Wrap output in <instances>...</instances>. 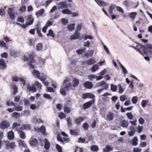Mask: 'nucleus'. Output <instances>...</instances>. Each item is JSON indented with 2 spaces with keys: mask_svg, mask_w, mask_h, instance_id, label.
<instances>
[{
  "mask_svg": "<svg viewBox=\"0 0 152 152\" xmlns=\"http://www.w3.org/2000/svg\"><path fill=\"white\" fill-rule=\"evenodd\" d=\"M20 126V124L15 122L13 124L12 129H15V130L18 132L20 138L22 139H24L26 138V135L25 133L23 131L22 127H18Z\"/></svg>",
  "mask_w": 152,
  "mask_h": 152,
  "instance_id": "obj_1",
  "label": "nucleus"
},
{
  "mask_svg": "<svg viewBox=\"0 0 152 152\" xmlns=\"http://www.w3.org/2000/svg\"><path fill=\"white\" fill-rule=\"evenodd\" d=\"M24 60V61H28V64L31 68L34 69L36 68V66L34 64L35 60L34 59L33 56L32 55H29L28 58L25 56Z\"/></svg>",
  "mask_w": 152,
  "mask_h": 152,
  "instance_id": "obj_2",
  "label": "nucleus"
},
{
  "mask_svg": "<svg viewBox=\"0 0 152 152\" xmlns=\"http://www.w3.org/2000/svg\"><path fill=\"white\" fill-rule=\"evenodd\" d=\"M7 13L9 18L11 20H14L15 19L17 13L15 10V7H9L7 10Z\"/></svg>",
  "mask_w": 152,
  "mask_h": 152,
  "instance_id": "obj_3",
  "label": "nucleus"
},
{
  "mask_svg": "<svg viewBox=\"0 0 152 152\" xmlns=\"http://www.w3.org/2000/svg\"><path fill=\"white\" fill-rule=\"evenodd\" d=\"M130 47L134 48L143 56H144V53H146V48L140 44L136 45L135 47L131 46Z\"/></svg>",
  "mask_w": 152,
  "mask_h": 152,
  "instance_id": "obj_4",
  "label": "nucleus"
},
{
  "mask_svg": "<svg viewBox=\"0 0 152 152\" xmlns=\"http://www.w3.org/2000/svg\"><path fill=\"white\" fill-rule=\"evenodd\" d=\"M63 86L67 90L71 89L72 87V84L69 82L68 78H66L64 81Z\"/></svg>",
  "mask_w": 152,
  "mask_h": 152,
  "instance_id": "obj_5",
  "label": "nucleus"
},
{
  "mask_svg": "<svg viewBox=\"0 0 152 152\" xmlns=\"http://www.w3.org/2000/svg\"><path fill=\"white\" fill-rule=\"evenodd\" d=\"M108 85L104 81L99 82L96 84V86L97 87H102L103 89L104 90L107 89L108 88Z\"/></svg>",
  "mask_w": 152,
  "mask_h": 152,
  "instance_id": "obj_6",
  "label": "nucleus"
},
{
  "mask_svg": "<svg viewBox=\"0 0 152 152\" xmlns=\"http://www.w3.org/2000/svg\"><path fill=\"white\" fill-rule=\"evenodd\" d=\"M10 124L9 121L4 120L2 121L0 124V127L2 129L7 128L10 126Z\"/></svg>",
  "mask_w": 152,
  "mask_h": 152,
  "instance_id": "obj_7",
  "label": "nucleus"
},
{
  "mask_svg": "<svg viewBox=\"0 0 152 152\" xmlns=\"http://www.w3.org/2000/svg\"><path fill=\"white\" fill-rule=\"evenodd\" d=\"M5 147L7 149H13L15 147V144L14 142H10L9 141H5L4 142Z\"/></svg>",
  "mask_w": 152,
  "mask_h": 152,
  "instance_id": "obj_8",
  "label": "nucleus"
},
{
  "mask_svg": "<svg viewBox=\"0 0 152 152\" xmlns=\"http://www.w3.org/2000/svg\"><path fill=\"white\" fill-rule=\"evenodd\" d=\"M114 114L111 112H107L105 117V119L108 121H112L114 118Z\"/></svg>",
  "mask_w": 152,
  "mask_h": 152,
  "instance_id": "obj_9",
  "label": "nucleus"
},
{
  "mask_svg": "<svg viewBox=\"0 0 152 152\" xmlns=\"http://www.w3.org/2000/svg\"><path fill=\"white\" fill-rule=\"evenodd\" d=\"M47 76L44 75V74H41L40 80L46 86H48L49 85L48 82L46 80Z\"/></svg>",
  "mask_w": 152,
  "mask_h": 152,
  "instance_id": "obj_10",
  "label": "nucleus"
},
{
  "mask_svg": "<svg viewBox=\"0 0 152 152\" xmlns=\"http://www.w3.org/2000/svg\"><path fill=\"white\" fill-rule=\"evenodd\" d=\"M96 61L94 58H90L87 61H85L83 62V64L85 65L87 64L88 65H92L94 64Z\"/></svg>",
  "mask_w": 152,
  "mask_h": 152,
  "instance_id": "obj_11",
  "label": "nucleus"
},
{
  "mask_svg": "<svg viewBox=\"0 0 152 152\" xmlns=\"http://www.w3.org/2000/svg\"><path fill=\"white\" fill-rule=\"evenodd\" d=\"M12 80L13 81L15 82L19 81L21 82L23 86H25V85L26 81L22 78H20L17 76H15L12 77Z\"/></svg>",
  "mask_w": 152,
  "mask_h": 152,
  "instance_id": "obj_12",
  "label": "nucleus"
},
{
  "mask_svg": "<svg viewBox=\"0 0 152 152\" xmlns=\"http://www.w3.org/2000/svg\"><path fill=\"white\" fill-rule=\"evenodd\" d=\"M129 122L126 120H122L120 121L119 125L124 128H127L129 125Z\"/></svg>",
  "mask_w": 152,
  "mask_h": 152,
  "instance_id": "obj_13",
  "label": "nucleus"
},
{
  "mask_svg": "<svg viewBox=\"0 0 152 152\" xmlns=\"http://www.w3.org/2000/svg\"><path fill=\"white\" fill-rule=\"evenodd\" d=\"M58 8L63 9V8H66L68 7L67 3L66 1H61L58 4Z\"/></svg>",
  "mask_w": 152,
  "mask_h": 152,
  "instance_id": "obj_14",
  "label": "nucleus"
},
{
  "mask_svg": "<svg viewBox=\"0 0 152 152\" xmlns=\"http://www.w3.org/2000/svg\"><path fill=\"white\" fill-rule=\"evenodd\" d=\"M94 102V100H93L91 101H89L88 102L86 103L83 105V108L84 109H86L88 108Z\"/></svg>",
  "mask_w": 152,
  "mask_h": 152,
  "instance_id": "obj_15",
  "label": "nucleus"
},
{
  "mask_svg": "<svg viewBox=\"0 0 152 152\" xmlns=\"http://www.w3.org/2000/svg\"><path fill=\"white\" fill-rule=\"evenodd\" d=\"M27 90L29 91H31L34 92L36 91V88L35 87L34 84H32L31 85L30 84L27 85Z\"/></svg>",
  "mask_w": 152,
  "mask_h": 152,
  "instance_id": "obj_16",
  "label": "nucleus"
},
{
  "mask_svg": "<svg viewBox=\"0 0 152 152\" xmlns=\"http://www.w3.org/2000/svg\"><path fill=\"white\" fill-rule=\"evenodd\" d=\"M130 131L128 132V135L130 137L133 136L135 134L136 130L133 126H131L129 128Z\"/></svg>",
  "mask_w": 152,
  "mask_h": 152,
  "instance_id": "obj_17",
  "label": "nucleus"
},
{
  "mask_svg": "<svg viewBox=\"0 0 152 152\" xmlns=\"http://www.w3.org/2000/svg\"><path fill=\"white\" fill-rule=\"evenodd\" d=\"M95 97V96L93 94L90 93H87L83 94V98L86 99L87 98L93 99Z\"/></svg>",
  "mask_w": 152,
  "mask_h": 152,
  "instance_id": "obj_18",
  "label": "nucleus"
},
{
  "mask_svg": "<svg viewBox=\"0 0 152 152\" xmlns=\"http://www.w3.org/2000/svg\"><path fill=\"white\" fill-rule=\"evenodd\" d=\"M6 67L5 61L3 59H0V69H4Z\"/></svg>",
  "mask_w": 152,
  "mask_h": 152,
  "instance_id": "obj_19",
  "label": "nucleus"
},
{
  "mask_svg": "<svg viewBox=\"0 0 152 152\" xmlns=\"http://www.w3.org/2000/svg\"><path fill=\"white\" fill-rule=\"evenodd\" d=\"M33 75L36 78L39 79H40V74L39 71L37 70L34 69L33 72Z\"/></svg>",
  "mask_w": 152,
  "mask_h": 152,
  "instance_id": "obj_20",
  "label": "nucleus"
},
{
  "mask_svg": "<svg viewBox=\"0 0 152 152\" xmlns=\"http://www.w3.org/2000/svg\"><path fill=\"white\" fill-rule=\"evenodd\" d=\"M33 22L34 20L32 16L31 15L28 16L27 24L28 25H30L33 23Z\"/></svg>",
  "mask_w": 152,
  "mask_h": 152,
  "instance_id": "obj_21",
  "label": "nucleus"
},
{
  "mask_svg": "<svg viewBox=\"0 0 152 152\" xmlns=\"http://www.w3.org/2000/svg\"><path fill=\"white\" fill-rule=\"evenodd\" d=\"M85 87L88 89H91L93 87L92 84L91 82L89 81H87L84 83Z\"/></svg>",
  "mask_w": 152,
  "mask_h": 152,
  "instance_id": "obj_22",
  "label": "nucleus"
},
{
  "mask_svg": "<svg viewBox=\"0 0 152 152\" xmlns=\"http://www.w3.org/2000/svg\"><path fill=\"white\" fill-rule=\"evenodd\" d=\"M80 33L79 32L75 31V34L73 35L70 38L71 39H75L78 38L80 36Z\"/></svg>",
  "mask_w": 152,
  "mask_h": 152,
  "instance_id": "obj_23",
  "label": "nucleus"
},
{
  "mask_svg": "<svg viewBox=\"0 0 152 152\" xmlns=\"http://www.w3.org/2000/svg\"><path fill=\"white\" fill-rule=\"evenodd\" d=\"M138 140L137 137H134L131 140V144L133 146H136L138 144Z\"/></svg>",
  "mask_w": 152,
  "mask_h": 152,
  "instance_id": "obj_24",
  "label": "nucleus"
},
{
  "mask_svg": "<svg viewBox=\"0 0 152 152\" xmlns=\"http://www.w3.org/2000/svg\"><path fill=\"white\" fill-rule=\"evenodd\" d=\"M8 137L10 140H12L14 137V134L13 132L12 131H11L9 132L8 133Z\"/></svg>",
  "mask_w": 152,
  "mask_h": 152,
  "instance_id": "obj_25",
  "label": "nucleus"
},
{
  "mask_svg": "<svg viewBox=\"0 0 152 152\" xmlns=\"http://www.w3.org/2000/svg\"><path fill=\"white\" fill-rule=\"evenodd\" d=\"M94 53V51L92 50H89L87 51V52L85 53V55L87 58L91 57L92 56Z\"/></svg>",
  "mask_w": 152,
  "mask_h": 152,
  "instance_id": "obj_26",
  "label": "nucleus"
},
{
  "mask_svg": "<svg viewBox=\"0 0 152 152\" xmlns=\"http://www.w3.org/2000/svg\"><path fill=\"white\" fill-rule=\"evenodd\" d=\"M129 97L127 95L125 94H124L121 95L120 97V99L121 101L123 102L125 100H127Z\"/></svg>",
  "mask_w": 152,
  "mask_h": 152,
  "instance_id": "obj_27",
  "label": "nucleus"
},
{
  "mask_svg": "<svg viewBox=\"0 0 152 152\" xmlns=\"http://www.w3.org/2000/svg\"><path fill=\"white\" fill-rule=\"evenodd\" d=\"M44 148L46 150H48L49 148L50 145V143L48 142V140L46 139H44Z\"/></svg>",
  "mask_w": 152,
  "mask_h": 152,
  "instance_id": "obj_28",
  "label": "nucleus"
},
{
  "mask_svg": "<svg viewBox=\"0 0 152 152\" xmlns=\"http://www.w3.org/2000/svg\"><path fill=\"white\" fill-rule=\"evenodd\" d=\"M38 143L37 140L35 139L31 140L30 141V144L32 146H35L37 145Z\"/></svg>",
  "mask_w": 152,
  "mask_h": 152,
  "instance_id": "obj_29",
  "label": "nucleus"
},
{
  "mask_svg": "<svg viewBox=\"0 0 152 152\" xmlns=\"http://www.w3.org/2000/svg\"><path fill=\"white\" fill-rule=\"evenodd\" d=\"M113 150V148L110 145H107L105 148H104L103 152H109Z\"/></svg>",
  "mask_w": 152,
  "mask_h": 152,
  "instance_id": "obj_30",
  "label": "nucleus"
},
{
  "mask_svg": "<svg viewBox=\"0 0 152 152\" xmlns=\"http://www.w3.org/2000/svg\"><path fill=\"white\" fill-rule=\"evenodd\" d=\"M79 83V80L76 78H74L72 80V86L74 87L77 86Z\"/></svg>",
  "mask_w": 152,
  "mask_h": 152,
  "instance_id": "obj_31",
  "label": "nucleus"
},
{
  "mask_svg": "<svg viewBox=\"0 0 152 152\" xmlns=\"http://www.w3.org/2000/svg\"><path fill=\"white\" fill-rule=\"evenodd\" d=\"M84 120L83 117H80L76 119L75 121V123L77 125H79L81 122Z\"/></svg>",
  "mask_w": 152,
  "mask_h": 152,
  "instance_id": "obj_32",
  "label": "nucleus"
},
{
  "mask_svg": "<svg viewBox=\"0 0 152 152\" xmlns=\"http://www.w3.org/2000/svg\"><path fill=\"white\" fill-rule=\"evenodd\" d=\"M33 122L34 123L38 124L42 123L43 122V121L42 119L40 118H34Z\"/></svg>",
  "mask_w": 152,
  "mask_h": 152,
  "instance_id": "obj_33",
  "label": "nucleus"
},
{
  "mask_svg": "<svg viewBox=\"0 0 152 152\" xmlns=\"http://www.w3.org/2000/svg\"><path fill=\"white\" fill-rule=\"evenodd\" d=\"M75 23H74L68 25L67 28L69 31H72L74 29Z\"/></svg>",
  "mask_w": 152,
  "mask_h": 152,
  "instance_id": "obj_34",
  "label": "nucleus"
},
{
  "mask_svg": "<svg viewBox=\"0 0 152 152\" xmlns=\"http://www.w3.org/2000/svg\"><path fill=\"white\" fill-rule=\"evenodd\" d=\"M20 116V113H18L15 112L13 113L12 115V118H19Z\"/></svg>",
  "mask_w": 152,
  "mask_h": 152,
  "instance_id": "obj_35",
  "label": "nucleus"
},
{
  "mask_svg": "<svg viewBox=\"0 0 152 152\" xmlns=\"http://www.w3.org/2000/svg\"><path fill=\"white\" fill-rule=\"evenodd\" d=\"M97 4L99 6L101 5L103 6H106L107 4V3L106 2L101 0H97Z\"/></svg>",
  "mask_w": 152,
  "mask_h": 152,
  "instance_id": "obj_36",
  "label": "nucleus"
},
{
  "mask_svg": "<svg viewBox=\"0 0 152 152\" xmlns=\"http://www.w3.org/2000/svg\"><path fill=\"white\" fill-rule=\"evenodd\" d=\"M62 12L63 14H66L67 15H70L71 13V10L68 9H66L63 10H62Z\"/></svg>",
  "mask_w": 152,
  "mask_h": 152,
  "instance_id": "obj_37",
  "label": "nucleus"
},
{
  "mask_svg": "<svg viewBox=\"0 0 152 152\" xmlns=\"http://www.w3.org/2000/svg\"><path fill=\"white\" fill-rule=\"evenodd\" d=\"M44 11L45 10L44 9H42L36 12V15L38 17H39L40 15H42L43 14Z\"/></svg>",
  "mask_w": 152,
  "mask_h": 152,
  "instance_id": "obj_38",
  "label": "nucleus"
},
{
  "mask_svg": "<svg viewBox=\"0 0 152 152\" xmlns=\"http://www.w3.org/2000/svg\"><path fill=\"white\" fill-rule=\"evenodd\" d=\"M86 50L85 48H82L77 50L76 52L78 55H80L85 52Z\"/></svg>",
  "mask_w": 152,
  "mask_h": 152,
  "instance_id": "obj_39",
  "label": "nucleus"
},
{
  "mask_svg": "<svg viewBox=\"0 0 152 152\" xmlns=\"http://www.w3.org/2000/svg\"><path fill=\"white\" fill-rule=\"evenodd\" d=\"M110 95V94L106 92L104 93L102 95V96H103L105 97L104 98H103V100L104 102H106L108 100L109 98L108 97H106L107 96H109Z\"/></svg>",
  "mask_w": 152,
  "mask_h": 152,
  "instance_id": "obj_40",
  "label": "nucleus"
},
{
  "mask_svg": "<svg viewBox=\"0 0 152 152\" xmlns=\"http://www.w3.org/2000/svg\"><path fill=\"white\" fill-rule=\"evenodd\" d=\"M66 121L67 123V124L69 127H71L72 124L71 118L70 117H67L66 119Z\"/></svg>",
  "mask_w": 152,
  "mask_h": 152,
  "instance_id": "obj_41",
  "label": "nucleus"
},
{
  "mask_svg": "<svg viewBox=\"0 0 152 152\" xmlns=\"http://www.w3.org/2000/svg\"><path fill=\"white\" fill-rule=\"evenodd\" d=\"M116 7V6L114 4H111L110 7V10H109V13L110 14L113 13V10Z\"/></svg>",
  "mask_w": 152,
  "mask_h": 152,
  "instance_id": "obj_42",
  "label": "nucleus"
},
{
  "mask_svg": "<svg viewBox=\"0 0 152 152\" xmlns=\"http://www.w3.org/2000/svg\"><path fill=\"white\" fill-rule=\"evenodd\" d=\"M99 67L97 64L94 65L91 68V70L93 72H94L98 69Z\"/></svg>",
  "mask_w": 152,
  "mask_h": 152,
  "instance_id": "obj_43",
  "label": "nucleus"
},
{
  "mask_svg": "<svg viewBox=\"0 0 152 152\" xmlns=\"http://www.w3.org/2000/svg\"><path fill=\"white\" fill-rule=\"evenodd\" d=\"M91 149L93 151L96 152L99 150V148L96 145H93L91 146Z\"/></svg>",
  "mask_w": 152,
  "mask_h": 152,
  "instance_id": "obj_44",
  "label": "nucleus"
},
{
  "mask_svg": "<svg viewBox=\"0 0 152 152\" xmlns=\"http://www.w3.org/2000/svg\"><path fill=\"white\" fill-rule=\"evenodd\" d=\"M110 89L111 90L115 92L117 90V86L113 84H111L110 85Z\"/></svg>",
  "mask_w": 152,
  "mask_h": 152,
  "instance_id": "obj_45",
  "label": "nucleus"
},
{
  "mask_svg": "<svg viewBox=\"0 0 152 152\" xmlns=\"http://www.w3.org/2000/svg\"><path fill=\"white\" fill-rule=\"evenodd\" d=\"M118 93L119 94H122L124 91L122 87L121 86V85L120 84H118Z\"/></svg>",
  "mask_w": 152,
  "mask_h": 152,
  "instance_id": "obj_46",
  "label": "nucleus"
},
{
  "mask_svg": "<svg viewBox=\"0 0 152 152\" xmlns=\"http://www.w3.org/2000/svg\"><path fill=\"white\" fill-rule=\"evenodd\" d=\"M39 26L38 25H37V33L38 34V36L41 37H42V35L41 33V29L39 28Z\"/></svg>",
  "mask_w": 152,
  "mask_h": 152,
  "instance_id": "obj_47",
  "label": "nucleus"
},
{
  "mask_svg": "<svg viewBox=\"0 0 152 152\" xmlns=\"http://www.w3.org/2000/svg\"><path fill=\"white\" fill-rule=\"evenodd\" d=\"M48 32V33L47 34V36H50L53 38H55V35L54 34V33L52 30L50 29L49 30Z\"/></svg>",
  "mask_w": 152,
  "mask_h": 152,
  "instance_id": "obj_48",
  "label": "nucleus"
},
{
  "mask_svg": "<svg viewBox=\"0 0 152 152\" xmlns=\"http://www.w3.org/2000/svg\"><path fill=\"white\" fill-rule=\"evenodd\" d=\"M70 133L71 134L73 135L77 136L78 135L77 131L75 129H70Z\"/></svg>",
  "mask_w": 152,
  "mask_h": 152,
  "instance_id": "obj_49",
  "label": "nucleus"
},
{
  "mask_svg": "<svg viewBox=\"0 0 152 152\" xmlns=\"http://www.w3.org/2000/svg\"><path fill=\"white\" fill-rule=\"evenodd\" d=\"M38 130L43 133L44 134H45V129L44 126H42L38 129Z\"/></svg>",
  "mask_w": 152,
  "mask_h": 152,
  "instance_id": "obj_50",
  "label": "nucleus"
},
{
  "mask_svg": "<svg viewBox=\"0 0 152 152\" xmlns=\"http://www.w3.org/2000/svg\"><path fill=\"white\" fill-rule=\"evenodd\" d=\"M21 127H22L23 130V129L26 130H29L31 129L30 126L28 124L23 125Z\"/></svg>",
  "mask_w": 152,
  "mask_h": 152,
  "instance_id": "obj_51",
  "label": "nucleus"
},
{
  "mask_svg": "<svg viewBox=\"0 0 152 152\" xmlns=\"http://www.w3.org/2000/svg\"><path fill=\"white\" fill-rule=\"evenodd\" d=\"M43 44L41 43H39L36 45V50L38 51L41 50L42 48Z\"/></svg>",
  "mask_w": 152,
  "mask_h": 152,
  "instance_id": "obj_52",
  "label": "nucleus"
},
{
  "mask_svg": "<svg viewBox=\"0 0 152 152\" xmlns=\"http://www.w3.org/2000/svg\"><path fill=\"white\" fill-rule=\"evenodd\" d=\"M19 145L20 147H25L26 146V144L23 140H20L19 141Z\"/></svg>",
  "mask_w": 152,
  "mask_h": 152,
  "instance_id": "obj_53",
  "label": "nucleus"
},
{
  "mask_svg": "<svg viewBox=\"0 0 152 152\" xmlns=\"http://www.w3.org/2000/svg\"><path fill=\"white\" fill-rule=\"evenodd\" d=\"M12 88L13 89V94H15L18 92V87L14 84L12 85Z\"/></svg>",
  "mask_w": 152,
  "mask_h": 152,
  "instance_id": "obj_54",
  "label": "nucleus"
},
{
  "mask_svg": "<svg viewBox=\"0 0 152 152\" xmlns=\"http://www.w3.org/2000/svg\"><path fill=\"white\" fill-rule=\"evenodd\" d=\"M64 111L65 112L69 113L70 112V110L69 107L65 105L64 107Z\"/></svg>",
  "mask_w": 152,
  "mask_h": 152,
  "instance_id": "obj_55",
  "label": "nucleus"
},
{
  "mask_svg": "<svg viewBox=\"0 0 152 152\" xmlns=\"http://www.w3.org/2000/svg\"><path fill=\"white\" fill-rule=\"evenodd\" d=\"M145 48H146V49L145 50V53H144V55H147V52L149 53L151 55H152V49L148 48L146 46H145Z\"/></svg>",
  "mask_w": 152,
  "mask_h": 152,
  "instance_id": "obj_56",
  "label": "nucleus"
},
{
  "mask_svg": "<svg viewBox=\"0 0 152 152\" xmlns=\"http://www.w3.org/2000/svg\"><path fill=\"white\" fill-rule=\"evenodd\" d=\"M132 102L133 104H136L137 102V97L134 96L132 99Z\"/></svg>",
  "mask_w": 152,
  "mask_h": 152,
  "instance_id": "obj_57",
  "label": "nucleus"
},
{
  "mask_svg": "<svg viewBox=\"0 0 152 152\" xmlns=\"http://www.w3.org/2000/svg\"><path fill=\"white\" fill-rule=\"evenodd\" d=\"M34 85L36 86L39 90L41 89L42 85L38 81L34 83Z\"/></svg>",
  "mask_w": 152,
  "mask_h": 152,
  "instance_id": "obj_58",
  "label": "nucleus"
},
{
  "mask_svg": "<svg viewBox=\"0 0 152 152\" xmlns=\"http://www.w3.org/2000/svg\"><path fill=\"white\" fill-rule=\"evenodd\" d=\"M126 115L127 116V118L129 120H131L132 119L133 117V115L131 113H127L126 114Z\"/></svg>",
  "mask_w": 152,
  "mask_h": 152,
  "instance_id": "obj_59",
  "label": "nucleus"
},
{
  "mask_svg": "<svg viewBox=\"0 0 152 152\" xmlns=\"http://www.w3.org/2000/svg\"><path fill=\"white\" fill-rule=\"evenodd\" d=\"M26 10V7L24 5H22L21 7L20 8L19 10L20 12H24Z\"/></svg>",
  "mask_w": 152,
  "mask_h": 152,
  "instance_id": "obj_60",
  "label": "nucleus"
},
{
  "mask_svg": "<svg viewBox=\"0 0 152 152\" xmlns=\"http://www.w3.org/2000/svg\"><path fill=\"white\" fill-rule=\"evenodd\" d=\"M62 24L64 25H66L68 23V21L67 19L62 18L61 20Z\"/></svg>",
  "mask_w": 152,
  "mask_h": 152,
  "instance_id": "obj_61",
  "label": "nucleus"
},
{
  "mask_svg": "<svg viewBox=\"0 0 152 152\" xmlns=\"http://www.w3.org/2000/svg\"><path fill=\"white\" fill-rule=\"evenodd\" d=\"M149 102L148 100H143L141 102V105L142 107H145L146 104Z\"/></svg>",
  "mask_w": 152,
  "mask_h": 152,
  "instance_id": "obj_62",
  "label": "nucleus"
},
{
  "mask_svg": "<svg viewBox=\"0 0 152 152\" xmlns=\"http://www.w3.org/2000/svg\"><path fill=\"white\" fill-rule=\"evenodd\" d=\"M23 110V107L22 106L19 105L15 108V110L18 111H21Z\"/></svg>",
  "mask_w": 152,
  "mask_h": 152,
  "instance_id": "obj_63",
  "label": "nucleus"
},
{
  "mask_svg": "<svg viewBox=\"0 0 152 152\" xmlns=\"http://www.w3.org/2000/svg\"><path fill=\"white\" fill-rule=\"evenodd\" d=\"M137 14V13L135 12H132L129 14V17L130 18H134Z\"/></svg>",
  "mask_w": 152,
  "mask_h": 152,
  "instance_id": "obj_64",
  "label": "nucleus"
}]
</instances>
